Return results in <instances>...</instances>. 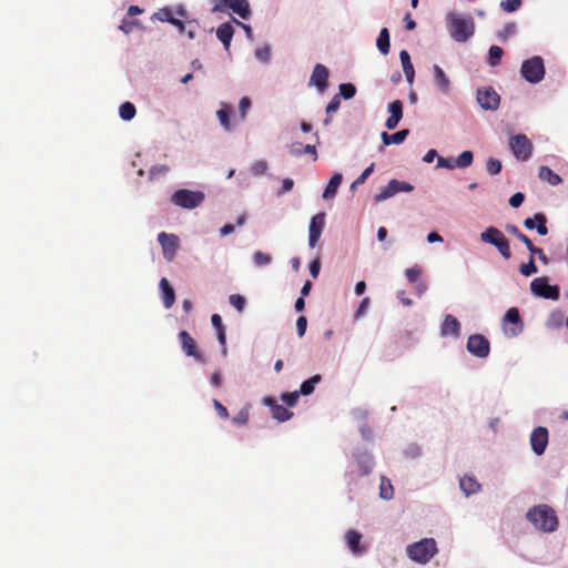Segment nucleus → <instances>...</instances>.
I'll return each instance as SVG.
<instances>
[{
  "instance_id": "obj_1",
  "label": "nucleus",
  "mask_w": 568,
  "mask_h": 568,
  "mask_svg": "<svg viewBox=\"0 0 568 568\" xmlns=\"http://www.w3.org/2000/svg\"><path fill=\"white\" fill-rule=\"evenodd\" d=\"M526 517L535 528L545 532H552L558 527L557 515L548 505L532 507L528 510Z\"/></svg>"
},
{
  "instance_id": "obj_2",
  "label": "nucleus",
  "mask_w": 568,
  "mask_h": 568,
  "mask_svg": "<svg viewBox=\"0 0 568 568\" xmlns=\"http://www.w3.org/2000/svg\"><path fill=\"white\" fill-rule=\"evenodd\" d=\"M448 28L452 38L457 42H466L475 32V23L471 17L460 18L450 13Z\"/></svg>"
},
{
  "instance_id": "obj_3",
  "label": "nucleus",
  "mask_w": 568,
  "mask_h": 568,
  "mask_svg": "<svg viewBox=\"0 0 568 568\" xmlns=\"http://www.w3.org/2000/svg\"><path fill=\"white\" fill-rule=\"evenodd\" d=\"M437 554V545L433 538H424L407 547L408 557L416 562L426 564Z\"/></svg>"
},
{
  "instance_id": "obj_4",
  "label": "nucleus",
  "mask_w": 568,
  "mask_h": 568,
  "mask_svg": "<svg viewBox=\"0 0 568 568\" xmlns=\"http://www.w3.org/2000/svg\"><path fill=\"white\" fill-rule=\"evenodd\" d=\"M480 241L494 245L505 260H509L511 257L509 242L497 227H487L480 233Z\"/></svg>"
},
{
  "instance_id": "obj_5",
  "label": "nucleus",
  "mask_w": 568,
  "mask_h": 568,
  "mask_svg": "<svg viewBox=\"0 0 568 568\" xmlns=\"http://www.w3.org/2000/svg\"><path fill=\"white\" fill-rule=\"evenodd\" d=\"M521 77L529 83H538L545 77L544 60L539 55H535L525 60L520 67Z\"/></svg>"
},
{
  "instance_id": "obj_6",
  "label": "nucleus",
  "mask_w": 568,
  "mask_h": 568,
  "mask_svg": "<svg viewBox=\"0 0 568 568\" xmlns=\"http://www.w3.org/2000/svg\"><path fill=\"white\" fill-rule=\"evenodd\" d=\"M205 199L202 191H191L186 189L178 190L173 193L171 201L176 206L182 209H194L200 206Z\"/></svg>"
},
{
  "instance_id": "obj_7",
  "label": "nucleus",
  "mask_w": 568,
  "mask_h": 568,
  "mask_svg": "<svg viewBox=\"0 0 568 568\" xmlns=\"http://www.w3.org/2000/svg\"><path fill=\"white\" fill-rule=\"evenodd\" d=\"M213 3L212 12H222L226 8L239 14L242 19H248L251 8L247 0H211Z\"/></svg>"
},
{
  "instance_id": "obj_8",
  "label": "nucleus",
  "mask_w": 568,
  "mask_h": 568,
  "mask_svg": "<svg viewBox=\"0 0 568 568\" xmlns=\"http://www.w3.org/2000/svg\"><path fill=\"white\" fill-rule=\"evenodd\" d=\"M530 291L534 295L557 301L560 297V290L557 285H550L548 278L536 277L530 283Z\"/></svg>"
},
{
  "instance_id": "obj_9",
  "label": "nucleus",
  "mask_w": 568,
  "mask_h": 568,
  "mask_svg": "<svg viewBox=\"0 0 568 568\" xmlns=\"http://www.w3.org/2000/svg\"><path fill=\"white\" fill-rule=\"evenodd\" d=\"M509 148L517 160L527 161L532 153V144L525 134H516L509 139Z\"/></svg>"
},
{
  "instance_id": "obj_10",
  "label": "nucleus",
  "mask_w": 568,
  "mask_h": 568,
  "mask_svg": "<svg viewBox=\"0 0 568 568\" xmlns=\"http://www.w3.org/2000/svg\"><path fill=\"white\" fill-rule=\"evenodd\" d=\"M466 348L471 355L486 358L490 353V343L484 335L473 334L467 339Z\"/></svg>"
},
{
  "instance_id": "obj_11",
  "label": "nucleus",
  "mask_w": 568,
  "mask_h": 568,
  "mask_svg": "<svg viewBox=\"0 0 568 568\" xmlns=\"http://www.w3.org/2000/svg\"><path fill=\"white\" fill-rule=\"evenodd\" d=\"M506 231L515 235L520 242L525 244V246L530 253V256L535 257L537 255L541 263H544L545 265L549 263V258L547 257L545 252L541 248L535 246L531 240L527 235H525L516 225L508 224L506 226Z\"/></svg>"
},
{
  "instance_id": "obj_12",
  "label": "nucleus",
  "mask_w": 568,
  "mask_h": 568,
  "mask_svg": "<svg viewBox=\"0 0 568 568\" xmlns=\"http://www.w3.org/2000/svg\"><path fill=\"white\" fill-rule=\"evenodd\" d=\"M477 102L484 110L495 111L500 103V97L493 87H484L477 90Z\"/></svg>"
},
{
  "instance_id": "obj_13",
  "label": "nucleus",
  "mask_w": 568,
  "mask_h": 568,
  "mask_svg": "<svg viewBox=\"0 0 568 568\" xmlns=\"http://www.w3.org/2000/svg\"><path fill=\"white\" fill-rule=\"evenodd\" d=\"M413 190L414 186L412 184L393 179L379 193L375 194L374 200L375 202H382L394 196L398 192H410Z\"/></svg>"
},
{
  "instance_id": "obj_14",
  "label": "nucleus",
  "mask_w": 568,
  "mask_h": 568,
  "mask_svg": "<svg viewBox=\"0 0 568 568\" xmlns=\"http://www.w3.org/2000/svg\"><path fill=\"white\" fill-rule=\"evenodd\" d=\"M503 323L506 334H509L510 336L518 335L523 329V323L518 308L510 307L506 312L503 318Z\"/></svg>"
},
{
  "instance_id": "obj_15",
  "label": "nucleus",
  "mask_w": 568,
  "mask_h": 568,
  "mask_svg": "<svg viewBox=\"0 0 568 568\" xmlns=\"http://www.w3.org/2000/svg\"><path fill=\"white\" fill-rule=\"evenodd\" d=\"M548 429L546 427H536L530 434V445L534 453L538 456L542 455L548 445Z\"/></svg>"
},
{
  "instance_id": "obj_16",
  "label": "nucleus",
  "mask_w": 568,
  "mask_h": 568,
  "mask_svg": "<svg viewBox=\"0 0 568 568\" xmlns=\"http://www.w3.org/2000/svg\"><path fill=\"white\" fill-rule=\"evenodd\" d=\"M179 339L186 356L193 357L199 363H205L204 357L196 347L194 338L186 331L179 333Z\"/></svg>"
},
{
  "instance_id": "obj_17",
  "label": "nucleus",
  "mask_w": 568,
  "mask_h": 568,
  "mask_svg": "<svg viewBox=\"0 0 568 568\" xmlns=\"http://www.w3.org/2000/svg\"><path fill=\"white\" fill-rule=\"evenodd\" d=\"M158 241L162 246L163 256L168 261H172L176 254L179 247V237L174 234H168L165 232H161L158 235Z\"/></svg>"
},
{
  "instance_id": "obj_18",
  "label": "nucleus",
  "mask_w": 568,
  "mask_h": 568,
  "mask_svg": "<svg viewBox=\"0 0 568 568\" xmlns=\"http://www.w3.org/2000/svg\"><path fill=\"white\" fill-rule=\"evenodd\" d=\"M325 226V213H317L312 217L308 227V245L315 247Z\"/></svg>"
},
{
  "instance_id": "obj_19",
  "label": "nucleus",
  "mask_w": 568,
  "mask_h": 568,
  "mask_svg": "<svg viewBox=\"0 0 568 568\" xmlns=\"http://www.w3.org/2000/svg\"><path fill=\"white\" fill-rule=\"evenodd\" d=\"M328 70L325 65L317 63L312 72L310 84L316 87L318 92H324L327 88Z\"/></svg>"
},
{
  "instance_id": "obj_20",
  "label": "nucleus",
  "mask_w": 568,
  "mask_h": 568,
  "mask_svg": "<svg viewBox=\"0 0 568 568\" xmlns=\"http://www.w3.org/2000/svg\"><path fill=\"white\" fill-rule=\"evenodd\" d=\"M373 468V459L367 453H359L355 455V464L352 473L357 474L358 476H365L371 473Z\"/></svg>"
},
{
  "instance_id": "obj_21",
  "label": "nucleus",
  "mask_w": 568,
  "mask_h": 568,
  "mask_svg": "<svg viewBox=\"0 0 568 568\" xmlns=\"http://www.w3.org/2000/svg\"><path fill=\"white\" fill-rule=\"evenodd\" d=\"M388 111L390 115L387 118L385 122V126L388 130L395 129L399 121L403 118V102L400 100H395L388 104Z\"/></svg>"
},
{
  "instance_id": "obj_22",
  "label": "nucleus",
  "mask_w": 568,
  "mask_h": 568,
  "mask_svg": "<svg viewBox=\"0 0 568 568\" xmlns=\"http://www.w3.org/2000/svg\"><path fill=\"white\" fill-rule=\"evenodd\" d=\"M263 402L271 408L273 418L278 422H286L293 416L292 412H290L283 405L277 404L276 400L272 397H265Z\"/></svg>"
},
{
  "instance_id": "obj_23",
  "label": "nucleus",
  "mask_w": 568,
  "mask_h": 568,
  "mask_svg": "<svg viewBox=\"0 0 568 568\" xmlns=\"http://www.w3.org/2000/svg\"><path fill=\"white\" fill-rule=\"evenodd\" d=\"M440 333L443 336L459 337L460 323L454 315L447 314L443 321Z\"/></svg>"
},
{
  "instance_id": "obj_24",
  "label": "nucleus",
  "mask_w": 568,
  "mask_h": 568,
  "mask_svg": "<svg viewBox=\"0 0 568 568\" xmlns=\"http://www.w3.org/2000/svg\"><path fill=\"white\" fill-rule=\"evenodd\" d=\"M345 539L353 554L362 555L366 551V548L361 546L362 535L358 531L354 529L347 530Z\"/></svg>"
},
{
  "instance_id": "obj_25",
  "label": "nucleus",
  "mask_w": 568,
  "mask_h": 568,
  "mask_svg": "<svg viewBox=\"0 0 568 568\" xmlns=\"http://www.w3.org/2000/svg\"><path fill=\"white\" fill-rule=\"evenodd\" d=\"M233 112L232 106L226 102H221L220 109L216 112L217 119L225 131H231V114Z\"/></svg>"
},
{
  "instance_id": "obj_26",
  "label": "nucleus",
  "mask_w": 568,
  "mask_h": 568,
  "mask_svg": "<svg viewBox=\"0 0 568 568\" xmlns=\"http://www.w3.org/2000/svg\"><path fill=\"white\" fill-rule=\"evenodd\" d=\"M459 487L465 496H470L480 490L481 486L474 476H464L459 479Z\"/></svg>"
},
{
  "instance_id": "obj_27",
  "label": "nucleus",
  "mask_w": 568,
  "mask_h": 568,
  "mask_svg": "<svg viewBox=\"0 0 568 568\" xmlns=\"http://www.w3.org/2000/svg\"><path fill=\"white\" fill-rule=\"evenodd\" d=\"M233 34H234V29L229 22L222 23L217 28L216 37L223 43V47L225 50L230 49Z\"/></svg>"
},
{
  "instance_id": "obj_28",
  "label": "nucleus",
  "mask_w": 568,
  "mask_h": 568,
  "mask_svg": "<svg viewBox=\"0 0 568 568\" xmlns=\"http://www.w3.org/2000/svg\"><path fill=\"white\" fill-rule=\"evenodd\" d=\"M160 287L162 290V300L165 308H171L175 302V293L169 281L163 277L160 281Z\"/></svg>"
},
{
  "instance_id": "obj_29",
  "label": "nucleus",
  "mask_w": 568,
  "mask_h": 568,
  "mask_svg": "<svg viewBox=\"0 0 568 568\" xmlns=\"http://www.w3.org/2000/svg\"><path fill=\"white\" fill-rule=\"evenodd\" d=\"M409 130L403 129L398 132H395L393 134H388L387 132H383L381 138L384 145H390V144H400L405 141V139L408 136Z\"/></svg>"
},
{
  "instance_id": "obj_30",
  "label": "nucleus",
  "mask_w": 568,
  "mask_h": 568,
  "mask_svg": "<svg viewBox=\"0 0 568 568\" xmlns=\"http://www.w3.org/2000/svg\"><path fill=\"white\" fill-rule=\"evenodd\" d=\"M399 59H400V62L403 65V71L405 73L406 80L408 83L412 84L414 81L415 71H414L413 63L410 61V55L406 50H402L399 52Z\"/></svg>"
},
{
  "instance_id": "obj_31",
  "label": "nucleus",
  "mask_w": 568,
  "mask_h": 568,
  "mask_svg": "<svg viewBox=\"0 0 568 568\" xmlns=\"http://www.w3.org/2000/svg\"><path fill=\"white\" fill-rule=\"evenodd\" d=\"M342 180H343V175L341 173H335L331 178V180L328 181V183L324 190V193H323V197L325 200H331L336 195L337 190L342 183Z\"/></svg>"
},
{
  "instance_id": "obj_32",
  "label": "nucleus",
  "mask_w": 568,
  "mask_h": 568,
  "mask_svg": "<svg viewBox=\"0 0 568 568\" xmlns=\"http://www.w3.org/2000/svg\"><path fill=\"white\" fill-rule=\"evenodd\" d=\"M433 74L439 90L444 93H447L449 91L450 82L446 77L445 72L443 71V69L439 65L435 64L433 67Z\"/></svg>"
},
{
  "instance_id": "obj_33",
  "label": "nucleus",
  "mask_w": 568,
  "mask_h": 568,
  "mask_svg": "<svg viewBox=\"0 0 568 568\" xmlns=\"http://www.w3.org/2000/svg\"><path fill=\"white\" fill-rule=\"evenodd\" d=\"M538 176L540 180L548 182L552 186H556L562 182L561 178L557 173L545 165L540 166Z\"/></svg>"
},
{
  "instance_id": "obj_34",
  "label": "nucleus",
  "mask_w": 568,
  "mask_h": 568,
  "mask_svg": "<svg viewBox=\"0 0 568 568\" xmlns=\"http://www.w3.org/2000/svg\"><path fill=\"white\" fill-rule=\"evenodd\" d=\"M376 45L378 50L383 54H388L390 49V41H389V32L387 28H383L379 32V36L376 41Z\"/></svg>"
},
{
  "instance_id": "obj_35",
  "label": "nucleus",
  "mask_w": 568,
  "mask_h": 568,
  "mask_svg": "<svg viewBox=\"0 0 568 568\" xmlns=\"http://www.w3.org/2000/svg\"><path fill=\"white\" fill-rule=\"evenodd\" d=\"M321 379H322L321 375L316 374V375L312 376L311 378L304 381L301 384V387L298 390L300 394L304 395V396L311 395L314 392L316 384H318L321 382Z\"/></svg>"
},
{
  "instance_id": "obj_36",
  "label": "nucleus",
  "mask_w": 568,
  "mask_h": 568,
  "mask_svg": "<svg viewBox=\"0 0 568 568\" xmlns=\"http://www.w3.org/2000/svg\"><path fill=\"white\" fill-rule=\"evenodd\" d=\"M119 113L122 120L130 121L134 118L136 110L133 103L126 101L120 105Z\"/></svg>"
},
{
  "instance_id": "obj_37",
  "label": "nucleus",
  "mask_w": 568,
  "mask_h": 568,
  "mask_svg": "<svg viewBox=\"0 0 568 568\" xmlns=\"http://www.w3.org/2000/svg\"><path fill=\"white\" fill-rule=\"evenodd\" d=\"M394 495V488L392 486V483L389 479L382 477L381 485H379V496L383 499H392Z\"/></svg>"
},
{
  "instance_id": "obj_38",
  "label": "nucleus",
  "mask_w": 568,
  "mask_h": 568,
  "mask_svg": "<svg viewBox=\"0 0 568 568\" xmlns=\"http://www.w3.org/2000/svg\"><path fill=\"white\" fill-rule=\"evenodd\" d=\"M173 10L169 7H164L159 9L153 16L152 19L161 21V22H169L174 20Z\"/></svg>"
},
{
  "instance_id": "obj_39",
  "label": "nucleus",
  "mask_w": 568,
  "mask_h": 568,
  "mask_svg": "<svg viewBox=\"0 0 568 568\" xmlns=\"http://www.w3.org/2000/svg\"><path fill=\"white\" fill-rule=\"evenodd\" d=\"M473 161H474L473 152L464 151L457 156V159L455 161V168L458 166L462 169H466L473 164Z\"/></svg>"
},
{
  "instance_id": "obj_40",
  "label": "nucleus",
  "mask_w": 568,
  "mask_h": 568,
  "mask_svg": "<svg viewBox=\"0 0 568 568\" xmlns=\"http://www.w3.org/2000/svg\"><path fill=\"white\" fill-rule=\"evenodd\" d=\"M565 320V314L562 311H555L550 313L548 320H547V326L551 328H558L562 325Z\"/></svg>"
},
{
  "instance_id": "obj_41",
  "label": "nucleus",
  "mask_w": 568,
  "mask_h": 568,
  "mask_svg": "<svg viewBox=\"0 0 568 568\" xmlns=\"http://www.w3.org/2000/svg\"><path fill=\"white\" fill-rule=\"evenodd\" d=\"M250 420V407H243L233 418L232 422L236 426H244Z\"/></svg>"
},
{
  "instance_id": "obj_42",
  "label": "nucleus",
  "mask_w": 568,
  "mask_h": 568,
  "mask_svg": "<svg viewBox=\"0 0 568 568\" xmlns=\"http://www.w3.org/2000/svg\"><path fill=\"white\" fill-rule=\"evenodd\" d=\"M422 267L419 265H414L412 267H408L405 271V275L407 277V281L412 284L417 283L419 281V276L422 275Z\"/></svg>"
},
{
  "instance_id": "obj_43",
  "label": "nucleus",
  "mask_w": 568,
  "mask_h": 568,
  "mask_svg": "<svg viewBox=\"0 0 568 568\" xmlns=\"http://www.w3.org/2000/svg\"><path fill=\"white\" fill-rule=\"evenodd\" d=\"M538 268L535 264V260L532 256H529V261L527 263H523L520 266H519V272L524 275V276H530L535 273H537Z\"/></svg>"
},
{
  "instance_id": "obj_44",
  "label": "nucleus",
  "mask_w": 568,
  "mask_h": 568,
  "mask_svg": "<svg viewBox=\"0 0 568 568\" xmlns=\"http://www.w3.org/2000/svg\"><path fill=\"white\" fill-rule=\"evenodd\" d=\"M535 220L537 222L536 229L539 235L545 236L548 234V229L546 226L547 217L544 213H536Z\"/></svg>"
},
{
  "instance_id": "obj_45",
  "label": "nucleus",
  "mask_w": 568,
  "mask_h": 568,
  "mask_svg": "<svg viewBox=\"0 0 568 568\" xmlns=\"http://www.w3.org/2000/svg\"><path fill=\"white\" fill-rule=\"evenodd\" d=\"M253 262L256 266H265L272 262V256L268 253L257 251L253 254Z\"/></svg>"
},
{
  "instance_id": "obj_46",
  "label": "nucleus",
  "mask_w": 568,
  "mask_h": 568,
  "mask_svg": "<svg viewBox=\"0 0 568 568\" xmlns=\"http://www.w3.org/2000/svg\"><path fill=\"white\" fill-rule=\"evenodd\" d=\"M501 162L498 159L489 158L486 163V170L490 175H496L501 171Z\"/></svg>"
},
{
  "instance_id": "obj_47",
  "label": "nucleus",
  "mask_w": 568,
  "mask_h": 568,
  "mask_svg": "<svg viewBox=\"0 0 568 568\" xmlns=\"http://www.w3.org/2000/svg\"><path fill=\"white\" fill-rule=\"evenodd\" d=\"M356 93V88L352 83H342L339 85V97L342 95L344 99H352Z\"/></svg>"
},
{
  "instance_id": "obj_48",
  "label": "nucleus",
  "mask_w": 568,
  "mask_h": 568,
  "mask_svg": "<svg viewBox=\"0 0 568 568\" xmlns=\"http://www.w3.org/2000/svg\"><path fill=\"white\" fill-rule=\"evenodd\" d=\"M251 105H252V102H251V99L247 98V97H243L241 100H240V104H239V113H240V120L241 121H244L245 118H246V114L248 112V110L251 109Z\"/></svg>"
},
{
  "instance_id": "obj_49",
  "label": "nucleus",
  "mask_w": 568,
  "mask_h": 568,
  "mask_svg": "<svg viewBox=\"0 0 568 568\" xmlns=\"http://www.w3.org/2000/svg\"><path fill=\"white\" fill-rule=\"evenodd\" d=\"M503 49L498 45H491L489 48V59H490V64L491 65H496L499 63L501 57H503Z\"/></svg>"
},
{
  "instance_id": "obj_50",
  "label": "nucleus",
  "mask_w": 568,
  "mask_h": 568,
  "mask_svg": "<svg viewBox=\"0 0 568 568\" xmlns=\"http://www.w3.org/2000/svg\"><path fill=\"white\" fill-rule=\"evenodd\" d=\"M521 0H503L500 7L506 12H515L521 7Z\"/></svg>"
},
{
  "instance_id": "obj_51",
  "label": "nucleus",
  "mask_w": 568,
  "mask_h": 568,
  "mask_svg": "<svg viewBox=\"0 0 568 568\" xmlns=\"http://www.w3.org/2000/svg\"><path fill=\"white\" fill-rule=\"evenodd\" d=\"M230 304L235 307L239 312H243L246 301L245 298L240 294H232L230 295Z\"/></svg>"
},
{
  "instance_id": "obj_52",
  "label": "nucleus",
  "mask_w": 568,
  "mask_h": 568,
  "mask_svg": "<svg viewBox=\"0 0 568 568\" xmlns=\"http://www.w3.org/2000/svg\"><path fill=\"white\" fill-rule=\"evenodd\" d=\"M300 395H301L300 392L295 390L292 393L283 394L281 398L286 405L292 407L297 403Z\"/></svg>"
},
{
  "instance_id": "obj_53",
  "label": "nucleus",
  "mask_w": 568,
  "mask_h": 568,
  "mask_svg": "<svg viewBox=\"0 0 568 568\" xmlns=\"http://www.w3.org/2000/svg\"><path fill=\"white\" fill-rule=\"evenodd\" d=\"M267 170V163L264 160L257 161L252 165V173L255 175H262Z\"/></svg>"
},
{
  "instance_id": "obj_54",
  "label": "nucleus",
  "mask_w": 568,
  "mask_h": 568,
  "mask_svg": "<svg viewBox=\"0 0 568 568\" xmlns=\"http://www.w3.org/2000/svg\"><path fill=\"white\" fill-rule=\"evenodd\" d=\"M306 328H307V318L305 316H300L296 320L297 335L300 337H303L305 335Z\"/></svg>"
},
{
  "instance_id": "obj_55",
  "label": "nucleus",
  "mask_w": 568,
  "mask_h": 568,
  "mask_svg": "<svg viewBox=\"0 0 568 568\" xmlns=\"http://www.w3.org/2000/svg\"><path fill=\"white\" fill-rule=\"evenodd\" d=\"M213 405H214V408L217 413V415L222 418V419H227L229 418V410L227 408L222 405L217 399H213Z\"/></svg>"
},
{
  "instance_id": "obj_56",
  "label": "nucleus",
  "mask_w": 568,
  "mask_h": 568,
  "mask_svg": "<svg viewBox=\"0 0 568 568\" xmlns=\"http://www.w3.org/2000/svg\"><path fill=\"white\" fill-rule=\"evenodd\" d=\"M339 104H341V99H339V95L338 94H335L332 100L328 102L327 106H326V112L327 114H331L333 112H336L339 108Z\"/></svg>"
},
{
  "instance_id": "obj_57",
  "label": "nucleus",
  "mask_w": 568,
  "mask_h": 568,
  "mask_svg": "<svg viewBox=\"0 0 568 568\" xmlns=\"http://www.w3.org/2000/svg\"><path fill=\"white\" fill-rule=\"evenodd\" d=\"M375 164L372 163L368 168H366L362 174L354 181V184H363L366 179L373 173Z\"/></svg>"
},
{
  "instance_id": "obj_58",
  "label": "nucleus",
  "mask_w": 568,
  "mask_h": 568,
  "mask_svg": "<svg viewBox=\"0 0 568 568\" xmlns=\"http://www.w3.org/2000/svg\"><path fill=\"white\" fill-rule=\"evenodd\" d=\"M525 201V195L524 193L521 192H517L515 193L510 199H509V205L513 206V207H519L523 202Z\"/></svg>"
},
{
  "instance_id": "obj_59",
  "label": "nucleus",
  "mask_w": 568,
  "mask_h": 568,
  "mask_svg": "<svg viewBox=\"0 0 568 568\" xmlns=\"http://www.w3.org/2000/svg\"><path fill=\"white\" fill-rule=\"evenodd\" d=\"M516 32L515 23H507L504 26L503 30L499 32V37L506 39L509 36H513Z\"/></svg>"
},
{
  "instance_id": "obj_60",
  "label": "nucleus",
  "mask_w": 568,
  "mask_h": 568,
  "mask_svg": "<svg viewBox=\"0 0 568 568\" xmlns=\"http://www.w3.org/2000/svg\"><path fill=\"white\" fill-rule=\"evenodd\" d=\"M437 166L453 170V169H455V162H453L452 159L438 156Z\"/></svg>"
},
{
  "instance_id": "obj_61",
  "label": "nucleus",
  "mask_w": 568,
  "mask_h": 568,
  "mask_svg": "<svg viewBox=\"0 0 568 568\" xmlns=\"http://www.w3.org/2000/svg\"><path fill=\"white\" fill-rule=\"evenodd\" d=\"M320 270H321V262L318 258L314 260L311 262L310 264V272H311V275L316 278L320 274Z\"/></svg>"
},
{
  "instance_id": "obj_62",
  "label": "nucleus",
  "mask_w": 568,
  "mask_h": 568,
  "mask_svg": "<svg viewBox=\"0 0 568 568\" xmlns=\"http://www.w3.org/2000/svg\"><path fill=\"white\" fill-rule=\"evenodd\" d=\"M169 171V166L166 165H155L150 170V175L154 176L156 174H165Z\"/></svg>"
},
{
  "instance_id": "obj_63",
  "label": "nucleus",
  "mask_w": 568,
  "mask_h": 568,
  "mask_svg": "<svg viewBox=\"0 0 568 568\" xmlns=\"http://www.w3.org/2000/svg\"><path fill=\"white\" fill-rule=\"evenodd\" d=\"M211 384L214 386V387H220L222 385V375H221V372L220 371H215L212 375H211Z\"/></svg>"
},
{
  "instance_id": "obj_64",
  "label": "nucleus",
  "mask_w": 568,
  "mask_h": 568,
  "mask_svg": "<svg viewBox=\"0 0 568 568\" xmlns=\"http://www.w3.org/2000/svg\"><path fill=\"white\" fill-rule=\"evenodd\" d=\"M293 186H294V182L292 179H290V178L284 179L282 182V190L280 191V194L291 191L293 189Z\"/></svg>"
}]
</instances>
